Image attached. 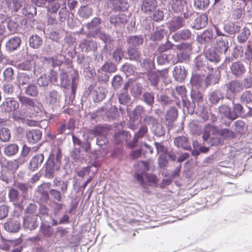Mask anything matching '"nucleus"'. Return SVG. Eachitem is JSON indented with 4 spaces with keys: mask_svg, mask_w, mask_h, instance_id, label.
I'll list each match as a JSON object with an SVG mask.
<instances>
[{
    "mask_svg": "<svg viewBox=\"0 0 252 252\" xmlns=\"http://www.w3.org/2000/svg\"><path fill=\"white\" fill-rule=\"evenodd\" d=\"M71 135L74 148L70 152V157L74 162L82 164L85 158L84 154L81 153V148L85 152L89 153L91 149V143L88 140L82 141L73 134H71Z\"/></svg>",
    "mask_w": 252,
    "mask_h": 252,
    "instance_id": "1",
    "label": "nucleus"
},
{
    "mask_svg": "<svg viewBox=\"0 0 252 252\" xmlns=\"http://www.w3.org/2000/svg\"><path fill=\"white\" fill-rule=\"evenodd\" d=\"M62 158V153L60 149L52 151L45 163V177L48 179H52L54 177L56 171L60 168Z\"/></svg>",
    "mask_w": 252,
    "mask_h": 252,
    "instance_id": "2",
    "label": "nucleus"
},
{
    "mask_svg": "<svg viewBox=\"0 0 252 252\" xmlns=\"http://www.w3.org/2000/svg\"><path fill=\"white\" fill-rule=\"evenodd\" d=\"M195 14V11L191 7L186 6V11L183 13V17L175 16L169 23L168 28L170 32L177 31L185 25V20H191V17Z\"/></svg>",
    "mask_w": 252,
    "mask_h": 252,
    "instance_id": "3",
    "label": "nucleus"
},
{
    "mask_svg": "<svg viewBox=\"0 0 252 252\" xmlns=\"http://www.w3.org/2000/svg\"><path fill=\"white\" fill-rule=\"evenodd\" d=\"M143 122L150 126V131L152 133L157 137H161L164 136L165 128L154 117L147 116L144 117Z\"/></svg>",
    "mask_w": 252,
    "mask_h": 252,
    "instance_id": "4",
    "label": "nucleus"
},
{
    "mask_svg": "<svg viewBox=\"0 0 252 252\" xmlns=\"http://www.w3.org/2000/svg\"><path fill=\"white\" fill-rule=\"evenodd\" d=\"M117 71V67L112 62H106L98 71V81L102 84H107L110 74Z\"/></svg>",
    "mask_w": 252,
    "mask_h": 252,
    "instance_id": "5",
    "label": "nucleus"
},
{
    "mask_svg": "<svg viewBox=\"0 0 252 252\" xmlns=\"http://www.w3.org/2000/svg\"><path fill=\"white\" fill-rule=\"evenodd\" d=\"M195 68L194 72L206 75L212 73L214 68L213 65L208 63L207 59L202 56H198L194 60Z\"/></svg>",
    "mask_w": 252,
    "mask_h": 252,
    "instance_id": "6",
    "label": "nucleus"
},
{
    "mask_svg": "<svg viewBox=\"0 0 252 252\" xmlns=\"http://www.w3.org/2000/svg\"><path fill=\"white\" fill-rule=\"evenodd\" d=\"M214 29L218 37L216 39L215 49L220 53L225 54L229 48L228 36L223 33L218 27L215 26Z\"/></svg>",
    "mask_w": 252,
    "mask_h": 252,
    "instance_id": "7",
    "label": "nucleus"
},
{
    "mask_svg": "<svg viewBox=\"0 0 252 252\" xmlns=\"http://www.w3.org/2000/svg\"><path fill=\"white\" fill-rule=\"evenodd\" d=\"M158 101L163 107L167 106H174L176 105L179 108L181 107V103L180 99L176 95L174 91L172 90L171 95L166 94H161L158 97Z\"/></svg>",
    "mask_w": 252,
    "mask_h": 252,
    "instance_id": "8",
    "label": "nucleus"
},
{
    "mask_svg": "<svg viewBox=\"0 0 252 252\" xmlns=\"http://www.w3.org/2000/svg\"><path fill=\"white\" fill-rule=\"evenodd\" d=\"M62 94L55 89L49 90L45 97L47 104L53 111L57 110L60 108V103Z\"/></svg>",
    "mask_w": 252,
    "mask_h": 252,
    "instance_id": "9",
    "label": "nucleus"
},
{
    "mask_svg": "<svg viewBox=\"0 0 252 252\" xmlns=\"http://www.w3.org/2000/svg\"><path fill=\"white\" fill-rule=\"evenodd\" d=\"M240 81L233 80L226 84L225 98L229 100H235L237 94L242 91Z\"/></svg>",
    "mask_w": 252,
    "mask_h": 252,
    "instance_id": "10",
    "label": "nucleus"
},
{
    "mask_svg": "<svg viewBox=\"0 0 252 252\" xmlns=\"http://www.w3.org/2000/svg\"><path fill=\"white\" fill-rule=\"evenodd\" d=\"M168 75V69L153 70L147 73V79L151 86L157 88L160 78L166 77Z\"/></svg>",
    "mask_w": 252,
    "mask_h": 252,
    "instance_id": "11",
    "label": "nucleus"
},
{
    "mask_svg": "<svg viewBox=\"0 0 252 252\" xmlns=\"http://www.w3.org/2000/svg\"><path fill=\"white\" fill-rule=\"evenodd\" d=\"M191 18H194L190 23V27L193 29L199 30L205 28L208 24V18L206 14H198L195 13Z\"/></svg>",
    "mask_w": 252,
    "mask_h": 252,
    "instance_id": "12",
    "label": "nucleus"
},
{
    "mask_svg": "<svg viewBox=\"0 0 252 252\" xmlns=\"http://www.w3.org/2000/svg\"><path fill=\"white\" fill-rule=\"evenodd\" d=\"M51 187L52 184L49 182L43 183L37 187L36 192L39 195L41 202L47 203L50 201V189Z\"/></svg>",
    "mask_w": 252,
    "mask_h": 252,
    "instance_id": "13",
    "label": "nucleus"
},
{
    "mask_svg": "<svg viewBox=\"0 0 252 252\" xmlns=\"http://www.w3.org/2000/svg\"><path fill=\"white\" fill-rule=\"evenodd\" d=\"M89 35L94 38L99 37L100 40L103 41L105 43L103 50H107V45L112 44L114 41L113 38L110 34L101 32V28H97L95 30L89 32Z\"/></svg>",
    "mask_w": 252,
    "mask_h": 252,
    "instance_id": "14",
    "label": "nucleus"
},
{
    "mask_svg": "<svg viewBox=\"0 0 252 252\" xmlns=\"http://www.w3.org/2000/svg\"><path fill=\"white\" fill-rule=\"evenodd\" d=\"M50 74L47 75L46 74L41 75L37 80V83L40 87H46L51 83L54 84L58 83V75L56 71L51 69Z\"/></svg>",
    "mask_w": 252,
    "mask_h": 252,
    "instance_id": "15",
    "label": "nucleus"
},
{
    "mask_svg": "<svg viewBox=\"0 0 252 252\" xmlns=\"http://www.w3.org/2000/svg\"><path fill=\"white\" fill-rule=\"evenodd\" d=\"M225 97V94L221 89H212L208 94L209 103L216 106Z\"/></svg>",
    "mask_w": 252,
    "mask_h": 252,
    "instance_id": "16",
    "label": "nucleus"
},
{
    "mask_svg": "<svg viewBox=\"0 0 252 252\" xmlns=\"http://www.w3.org/2000/svg\"><path fill=\"white\" fill-rule=\"evenodd\" d=\"M230 69L231 74L237 78H242L247 72L246 65L241 61L233 62L230 65Z\"/></svg>",
    "mask_w": 252,
    "mask_h": 252,
    "instance_id": "17",
    "label": "nucleus"
},
{
    "mask_svg": "<svg viewBox=\"0 0 252 252\" xmlns=\"http://www.w3.org/2000/svg\"><path fill=\"white\" fill-rule=\"evenodd\" d=\"M133 177L136 179L138 184L144 189L147 188V185L144 181L145 177L147 182L150 183H156L157 182V177L153 174L145 173L144 174H141L140 173H135Z\"/></svg>",
    "mask_w": 252,
    "mask_h": 252,
    "instance_id": "18",
    "label": "nucleus"
},
{
    "mask_svg": "<svg viewBox=\"0 0 252 252\" xmlns=\"http://www.w3.org/2000/svg\"><path fill=\"white\" fill-rule=\"evenodd\" d=\"M109 22L115 28L121 29L124 28L128 21L127 16L123 13L112 15L109 18Z\"/></svg>",
    "mask_w": 252,
    "mask_h": 252,
    "instance_id": "19",
    "label": "nucleus"
},
{
    "mask_svg": "<svg viewBox=\"0 0 252 252\" xmlns=\"http://www.w3.org/2000/svg\"><path fill=\"white\" fill-rule=\"evenodd\" d=\"M204 76L203 74L193 72L190 79L191 89L205 90Z\"/></svg>",
    "mask_w": 252,
    "mask_h": 252,
    "instance_id": "20",
    "label": "nucleus"
},
{
    "mask_svg": "<svg viewBox=\"0 0 252 252\" xmlns=\"http://www.w3.org/2000/svg\"><path fill=\"white\" fill-rule=\"evenodd\" d=\"M148 132L147 125H142L139 128L138 130L135 133L132 139L128 143V146L130 148H133L137 146L139 139L144 137Z\"/></svg>",
    "mask_w": 252,
    "mask_h": 252,
    "instance_id": "21",
    "label": "nucleus"
},
{
    "mask_svg": "<svg viewBox=\"0 0 252 252\" xmlns=\"http://www.w3.org/2000/svg\"><path fill=\"white\" fill-rule=\"evenodd\" d=\"M193 35L188 29H184L175 32L172 35V39L175 42L189 41L193 39Z\"/></svg>",
    "mask_w": 252,
    "mask_h": 252,
    "instance_id": "22",
    "label": "nucleus"
},
{
    "mask_svg": "<svg viewBox=\"0 0 252 252\" xmlns=\"http://www.w3.org/2000/svg\"><path fill=\"white\" fill-rule=\"evenodd\" d=\"M19 107V102L14 98H7L0 105L2 112L9 113L17 110Z\"/></svg>",
    "mask_w": 252,
    "mask_h": 252,
    "instance_id": "23",
    "label": "nucleus"
},
{
    "mask_svg": "<svg viewBox=\"0 0 252 252\" xmlns=\"http://www.w3.org/2000/svg\"><path fill=\"white\" fill-rule=\"evenodd\" d=\"M5 231L12 233L18 232L21 229V223L19 219L11 218L8 219L3 224Z\"/></svg>",
    "mask_w": 252,
    "mask_h": 252,
    "instance_id": "24",
    "label": "nucleus"
},
{
    "mask_svg": "<svg viewBox=\"0 0 252 252\" xmlns=\"http://www.w3.org/2000/svg\"><path fill=\"white\" fill-rule=\"evenodd\" d=\"M79 48L83 52H93L97 50V43L92 39H84L80 42Z\"/></svg>",
    "mask_w": 252,
    "mask_h": 252,
    "instance_id": "25",
    "label": "nucleus"
},
{
    "mask_svg": "<svg viewBox=\"0 0 252 252\" xmlns=\"http://www.w3.org/2000/svg\"><path fill=\"white\" fill-rule=\"evenodd\" d=\"M167 33V31L164 25L156 26L155 30L150 34V39L154 42L160 41Z\"/></svg>",
    "mask_w": 252,
    "mask_h": 252,
    "instance_id": "26",
    "label": "nucleus"
},
{
    "mask_svg": "<svg viewBox=\"0 0 252 252\" xmlns=\"http://www.w3.org/2000/svg\"><path fill=\"white\" fill-rule=\"evenodd\" d=\"M169 9L175 13H184V7L187 5L185 0H169Z\"/></svg>",
    "mask_w": 252,
    "mask_h": 252,
    "instance_id": "27",
    "label": "nucleus"
},
{
    "mask_svg": "<svg viewBox=\"0 0 252 252\" xmlns=\"http://www.w3.org/2000/svg\"><path fill=\"white\" fill-rule=\"evenodd\" d=\"M21 39L18 36H13L10 38L5 43V49L9 52L11 53L19 48L21 44Z\"/></svg>",
    "mask_w": 252,
    "mask_h": 252,
    "instance_id": "28",
    "label": "nucleus"
},
{
    "mask_svg": "<svg viewBox=\"0 0 252 252\" xmlns=\"http://www.w3.org/2000/svg\"><path fill=\"white\" fill-rule=\"evenodd\" d=\"M223 29L224 32L228 34V35L234 36L240 31L241 27L238 22L228 21L224 24Z\"/></svg>",
    "mask_w": 252,
    "mask_h": 252,
    "instance_id": "29",
    "label": "nucleus"
},
{
    "mask_svg": "<svg viewBox=\"0 0 252 252\" xmlns=\"http://www.w3.org/2000/svg\"><path fill=\"white\" fill-rule=\"evenodd\" d=\"M131 135L126 130H120L116 132L114 136V140L117 144H121L125 142L128 145V143L131 141Z\"/></svg>",
    "mask_w": 252,
    "mask_h": 252,
    "instance_id": "30",
    "label": "nucleus"
},
{
    "mask_svg": "<svg viewBox=\"0 0 252 252\" xmlns=\"http://www.w3.org/2000/svg\"><path fill=\"white\" fill-rule=\"evenodd\" d=\"M110 128L111 126L108 124H98L93 128L90 129L88 133L94 137L104 135V133L107 132Z\"/></svg>",
    "mask_w": 252,
    "mask_h": 252,
    "instance_id": "31",
    "label": "nucleus"
},
{
    "mask_svg": "<svg viewBox=\"0 0 252 252\" xmlns=\"http://www.w3.org/2000/svg\"><path fill=\"white\" fill-rule=\"evenodd\" d=\"M63 187L60 190L56 189H53L52 187L50 189V199H53V201L61 202L63 200V198L64 196V194L66 192L67 189H66L65 186L63 184Z\"/></svg>",
    "mask_w": 252,
    "mask_h": 252,
    "instance_id": "32",
    "label": "nucleus"
},
{
    "mask_svg": "<svg viewBox=\"0 0 252 252\" xmlns=\"http://www.w3.org/2000/svg\"><path fill=\"white\" fill-rule=\"evenodd\" d=\"M126 59L138 63L141 61V54L137 48L127 46L126 51Z\"/></svg>",
    "mask_w": 252,
    "mask_h": 252,
    "instance_id": "33",
    "label": "nucleus"
},
{
    "mask_svg": "<svg viewBox=\"0 0 252 252\" xmlns=\"http://www.w3.org/2000/svg\"><path fill=\"white\" fill-rule=\"evenodd\" d=\"M232 103L231 121L235 120L239 117H243L245 115V111L243 105L240 103L235 102V100H230Z\"/></svg>",
    "mask_w": 252,
    "mask_h": 252,
    "instance_id": "34",
    "label": "nucleus"
},
{
    "mask_svg": "<svg viewBox=\"0 0 252 252\" xmlns=\"http://www.w3.org/2000/svg\"><path fill=\"white\" fill-rule=\"evenodd\" d=\"M172 75L175 80L182 82L187 77V71L184 66L176 65L174 67Z\"/></svg>",
    "mask_w": 252,
    "mask_h": 252,
    "instance_id": "35",
    "label": "nucleus"
},
{
    "mask_svg": "<svg viewBox=\"0 0 252 252\" xmlns=\"http://www.w3.org/2000/svg\"><path fill=\"white\" fill-rule=\"evenodd\" d=\"M146 110L144 106L138 105L131 111L127 110V114L130 121H137L139 118L145 115Z\"/></svg>",
    "mask_w": 252,
    "mask_h": 252,
    "instance_id": "36",
    "label": "nucleus"
},
{
    "mask_svg": "<svg viewBox=\"0 0 252 252\" xmlns=\"http://www.w3.org/2000/svg\"><path fill=\"white\" fill-rule=\"evenodd\" d=\"M203 57L213 65V64H216L220 61V55L217 53L216 50L213 48L206 50L204 52V56Z\"/></svg>",
    "mask_w": 252,
    "mask_h": 252,
    "instance_id": "37",
    "label": "nucleus"
},
{
    "mask_svg": "<svg viewBox=\"0 0 252 252\" xmlns=\"http://www.w3.org/2000/svg\"><path fill=\"white\" fill-rule=\"evenodd\" d=\"M174 145L178 148L184 150L191 151V147L188 137L181 136L177 137L174 140Z\"/></svg>",
    "mask_w": 252,
    "mask_h": 252,
    "instance_id": "38",
    "label": "nucleus"
},
{
    "mask_svg": "<svg viewBox=\"0 0 252 252\" xmlns=\"http://www.w3.org/2000/svg\"><path fill=\"white\" fill-rule=\"evenodd\" d=\"M214 38L212 29H207L197 36L198 41L201 44H210Z\"/></svg>",
    "mask_w": 252,
    "mask_h": 252,
    "instance_id": "39",
    "label": "nucleus"
},
{
    "mask_svg": "<svg viewBox=\"0 0 252 252\" xmlns=\"http://www.w3.org/2000/svg\"><path fill=\"white\" fill-rule=\"evenodd\" d=\"M44 161L43 154H38L32 157L28 166V169L32 171L37 170Z\"/></svg>",
    "mask_w": 252,
    "mask_h": 252,
    "instance_id": "40",
    "label": "nucleus"
},
{
    "mask_svg": "<svg viewBox=\"0 0 252 252\" xmlns=\"http://www.w3.org/2000/svg\"><path fill=\"white\" fill-rule=\"evenodd\" d=\"M139 100L146 106L152 108L155 103V94L153 92H144L143 94L139 97Z\"/></svg>",
    "mask_w": 252,
    "mask_h": 252,
    "instance_id": "41",
    "label": "nucleus"
},
{
    "mask_svg": "<svg viewBox=\"0 0 252 252\" xmlns=\"http://www.w3.org/2000/svg\"><path fill=\"white\" fill-rule=\"evenodd\" d=\"M219 128L217 126L212 125L210 124H207L204 128V131L202 134V139L204 141H207L211 134L213 135H216L218 134Z\"/></svg>",
    "mask_w": 252,
    "mask_h": 252,
    "instance_id": "42",
    "label": "nucleus"
},
{
    "mask_svg": "<svg viewBox=\"0 0 252 252\" xmlns=\"http://www.w3.org/2000/svg\"><path fill=\"white\" fill-rule=\"evenodd\" d=\"M23 226L25 229L34 230L37 227V218L28 216L23 218Z\"/></svg>",
    "mask_w": 252,
    "mask_h": 252,
    "instance_id": "43",
    "label": "nucleus"
},
{
    "mask_svg": "<svg viewBox=\"0 0 252 252\" xmlns=\"http://www.w3.org/2000/svg\"><path fill=\"white\" fill-rule=\"evenodd\" d=\"M42 132L40 129H32L26 133V137L29 143L34 144L40 140Z\"/></svg>",
    "mask_w": 252,
    "mask_h": 252,
    "instance_id": "44",
    "label": "nucleus"
},
{
    "mask_svg": "<svg viewBox=\"0 0 252 252\" xmlns=\"http://www.w3.org/2000/svg\"><path fill=\"white\" fill-rule=\"evenodd\" d=\"M52 224L47 223V222H41L39 226V232L45 238H50L52 237L54 229Z\"/></svg>",
    "mask_w": 252,
    "mask_h": 252,
    "instance_id": "45",
    "label": "nucleus"
},
{
    "mask_svg": "<svg viewBox=\"0 0 252 252\" xmlns=\"http://www.w3.org/2000/svg\"><path fill=\"white\" fill-rule=\"evenodd\" d=\"M126 41L127 46L137 48L143 44V36L142 35H130L127 37Z\"/></svg>",
    "mask_w": 252,
    "mask_h": 252,
    "instance_id": "46",
    "label": "nucleus"
},
{
    "mask_svg": "<svg viewBox=\"0 0 252 252\" xmlns=\"http://www.w3.org/2000/svg\"><path fill=\"white\" fill-rule=\"evenodd\" d=\"M157 7L158 2L156 0H144L141 9L144 13H151L154 11Z\"/></svg>",
    "mask_w": 252,
    "mask_h": 252,
    "instance_id": "47",
    "label": "nucleus"
},
{
    "mask_svg": "<svg viewBox=\"0 0 252 252\" xmlns=\"http://www.w3.org/2000/svg\"><path fill=\"white\" fill-rule=\"evenodd\" d=\"M71 94L69 96L70 99H73L75 98L77 88L79 83V75L76 70H73L71 74Z\"/></svg>",
    "mask_w": 252,
    "mask_h": 252,
    "instance_id": "48",
    "label": "nucleus"
},
{
    "mask_svg": "<svg viewBox=\"0 0 252 252\" xmlns=\"http://www.w3.org/2000/svg\"><path fill=\"white\" fill-rule=\"evenodd\" d=\"M18 85L20 88L24 85H28L31 84V81L32 79V72L27 73L25 72L19 73L17 77Z\"/></svg>",
    "mask_w": 252,
    "mask_h": 252,
    "instance_id": "49",
    "label": "nucleus"
},
{
    "mask_svg": "<svg viewBox=\"0 0 252 252\" xmlns=\"http://www.w3.org/2000/svg\"><path fill=\"white\" fill-rule=\"evenodd\" d=\"M43 39L38 35L35 34L31 35L29 39V46L33 49H38L43 44Z\"/></svg>",
    "mask_w": 252,
    "mask_h": 252,
    "instance_id": "50",
    "label": "nucleus"
},
{
    "mask_svg": "<svg viewBox=\"0 0 252 252\" xmlns=\"http://www.w3.org/2000/svg\"><path fill=\"white\" fill-rule=\"evenodd\" d=\"M77 13L80 18L88 19L92 16L93 9L86 4V5H82L79 8Z\"/></svg>",
    "mask_w": 252,
    "mask_h": 252,
    "instance_id": "51",
    "label": "nucleus"
},
{
    "mask_svg": "<svg viewBox=\"0 0 252 252\" xmlns=\"http://www.w3.org/2000/svg\"><path fill=\"white\" fill-rule=\"evenodd\" d=\"M112 9L115 11H125L129 7L127 0H112Z\"/></svg>",
    "mask_w": 252,
    "mask_h": 252,
    "instance_id": "52",
    "label": "nucleus"
},
{
    "mask_svg": "<svg viewBox=\"0 0 252 252\" xmlns=\"http://www.w3.org/2000/svg\"><path fill=\"white\" fill-rule=\"evenodd\" d=\"M237 39L239 43L244 44L246 43L251 35V31L249 28L244 27L238 32Z\"/></svg>",
    "mask_w": 252,
    "mask_h": 252,
    "instance_id": "53",
    "label": "nucleus"
},
{
    "mask_svg": "<svg viewBox=\"0 0 252 252\" xmlns=\"http://www.w3.org/2000/svg\"><path fill=\"white\" fill-rule=\"evenodd\" d=\"M59 81L58 84L65 90H68L70 86V80L67 73L66 72H62L59 76Z\"/></svg>",
    "mask_w": 252,
    "mask_h": 252,
    "instance_id": "54",
    "label": "nucleus"
},
{
    "mask_svg": "<svg viewBox=\"0 0 252 252\" xmlns=\"http://www.w3.org/2000/svg\"><path fill=\"white\" fill-rule=\"evenodd\" d=\"M140 66L144 69V70L149 72V71H153L156 67L154 59H151L150 58H146L142 61H139Z\"/></svg>",
    "mask_w": 252,
    "mask_h": 252,
    "instance_id": "55",
    "label": "nucleus"
},
{
    "mask_svg": "<svg viewBox=\"0 0 252 252\" xmlns=\"http://www.w3.org/2000/svg\"><path fill=\"white\" fill-rule=\"evenodd\" d=\"M34 63L32 60H26L22 63H15V66L20 70L25 71H35Z\"/></svg>",
    "mask_w": 252,
    "mask_h": 252,
    "instance_id": "56",
    "label": "nucleus"
},
{
    "mask_svg": "<svg viewBox=\"0 0 252 252\" xmlns=\"http://www.w3.org/2000/svg\"><path fill=\"white\" fill-rule=\"evenodd\" d=\"M218 135L226 140H231L236 137V133L227 128H222L219 129Z\"/></svg>",
    "mask_w": 252,
    "mask_h": 252,
    "instance_id": "57",
    "label": "nucleus"
},
{
    "mask_svg": "<svg viewBox=\"0 0 252 252\" xmlns=\"http://www.w3.org/2000/svg\"><path fill=\"white\" fill-rule=\"evenodd\" d=\"M105 89L103 87L95 89L92 93V99L95 102L102 100L105 97Z\"/></svg>",
    "mask_w": 252,
    "mask_h": 252,
    "instance_id": "58",
    "label": "nucleus"
},
{
    "mask_svg": "<svg viewBox=\"0 0 252 252\" xmlns=\"http://www.w3.org/2000/svg\"><path fill=\"white\" fill-rule=\"evenodd\" d=\"M178 116V110L174 106H170L167 110L165 118L168 124H170L176 120Z\"/></svg>",
    "mask_w": 252,
    "mask_h": 252,
    "instance_id": "59",
    "label": "nucleus"
},
{
    "mask_svg": "<svg viewBox=\"0 0 252 252\" xmlns=\"http://www.w3.org/2000/svg\"><path fill=\"white\" fill-rule=\"evenodd\" d=\"M18 98L21 105L28 109L33 108L35 105L33 99L30 97L24 95H19L18 96Z\"/></svg>",
    "mask_w": 252,
    "mask_h": 252,
    "instance_id": "60",
    "label": "nucleus"
},
{
    "mask_svg": "<svg viewBox=\"0 0 252 252\" xmlns=\"http://www.w3.org/2000/svg\"><path fill=\"white\" fill-rule=\"evenodd\" d=\"M22 0H8L7 6L11 12H17L23 6Z\"/></svg>",
    "mask_w": 252,
    "mask_h": 252,
    "instance_id": "61",
    "label": "nucleus"
},
{
    "mask_svg": "<svg viewBox=\"0 0 252 252\" xmlns=\"http://www.w3.org/2000/svg\"><path fill=\"white\" fill-rule=\"evenodd\" d=\"M24 94L31 97H37L39 94V90L36 85L34 84H29L24 88Z\"/></svg>",
    "mask_w": 252,
    "mask_h": 252,
    "instance_id": "62",
    "label": "nucleus"
},
{
    "mask_svg": "<svg viewBox=\"0 0 252 252\" xmlns=\"http://www.w3.org/2000/svg\"><path fill=\"white\" fill-rule=\"evenodd\" d=\"M241 102L246 105L248 108L252 105V92L244 91L240 96Z\"/></svg>",
    "mask_w": 252,
    "mask_h": 252,
    "instance_id": "63",
    "label": "nucleus"
},
{
    "mask_svg": "<svg viewBox=\"0 0 252 252\" xmlns=\"http://www.w3.org/2000/svg\"><path fill=\"white\" fill-rule=\"evenodd\" d=\"M19 151V147L16 143H11L6 145L4 148V153L7 157L15 155Z\"/></svg>",
    "mask_w": 252,
    "mask_h": 252,
    "instance_id": "64",
    "label": "nucleus"
}]
</instances>
